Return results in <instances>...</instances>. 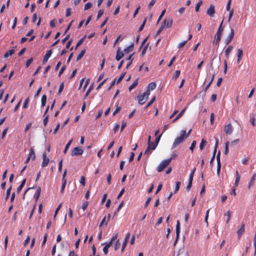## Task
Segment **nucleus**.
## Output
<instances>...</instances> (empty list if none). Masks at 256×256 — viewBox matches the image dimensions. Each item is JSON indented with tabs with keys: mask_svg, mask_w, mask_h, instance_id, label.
I'll return each mask as SVG.
<instances>
[{
	"mask_svg": "<svg viewBox=\"0 0 256 256\" xmlns=\"http://www.w3.org/2000/svg\"><path fill=\"white\" fill-rule=\"evenodd\" d=\"M222 23L223 20L221 22L218 27V28L214 36V40L213 41V44H214L218 46H219L221 38V36L224 30V28L222 27Z\"/></svg>",
	"mask_w": 256,
	"mask_h": 256,
	"instance_id": "f257e3e1",
	"label": "nucleus"
},
{
	"mask_svg": "<svg viewBox=\"0 0 256 256\" xmlns=\"http://www.w3.org/2000/svg\"><path fill=\"white\" fill-rule=\"evenodd\" d=\"M186 136H185V133L184 131L180 132V135L179 136L176 137L173 144L172 148H174L178 146L180 144H182L185 140H186Z\"/></svg>",
	"mask_w": 256,
	"mask_h": 256,
	"instance_id": "f03ea898",
	"label": "nucleus"
},
{
	"mask_svg": "<svg viewBox=\"0 0 256 256\" xmlns=\"http://www.w3.org/2000/svg\"><path fill=\"white\" fill-rule=\"evenodd\" d=\"M170 162V160H165L161 162L157 168L158 172H162Z\"/></svg>",
	"mask_w": 256,
	"mask_h": 256,
	"instance_id": "7ed1b4c3",
	"label": "nucleus"
},
{
	"mask_svg": "<svg viewBox=\"0 0 256 256\" xmlns=\"http://www.w3.org/2000/svg\"><path fill=\"white\" fill-rule=\"evenodd\" d=\"M84 150L80 147H75L71 152L72 156L82 155L83 154Z\"/></svg>",
	"mask_w": 256,
	"mask_h": 256,
	"instance_id": "20e7f679",
	"label": "nucleus"
},
{
	"mask_svg": "<svg viewBox=\"0 0 256 256\" xmlns=\"http://www.w3.org/2000/svg\"><path fill=\"white\" fill-rule=\"evenodd\" d=\"M180 222L178 220L176 221V238L174 242V244L176 245L178 240L180 238Z\"/></svg>",
	"mask_w": 256,
	"mask_h": 256,
	"instance_id": "39448f33",
	"label": "nucleus"
},
{
	"mask_svg": "<svg viewBox=\"0 0 256 256\" xmlns=\"http://www.w3.org/2000/svg\"><path fill=\"white\" fill-rule=\"evenodd\" d=\"M234 30L232 28H231L230 34L224 40V42L226 45L228 44L231 42L234 37Z\"/></svg>",
	"mask_w": 256,
	"mask_h": 256,
	"instance_id": "423d86ee",
	"label": "nucleus"
},
{
	"mask_svg": "<svg viewBox=\"0 0 256 256\" xmlns=\"http://www.w3.org/2000/svg\"><path fill=\"white\" fill-rule=\"evenodd\" d=\"M224 132L226 134L230 135L233 132V127L231 124L226 125L224 128Z\"/></svg>",
	"mask_w": 256,
	"mask_h": 256,
	"instance_id": "0eeeda50",
	"label": "nucleus"
},
{
	"mask_svg": "<svg viewBox=\"0 0 256 256\" xmlns=\"http://www.w3.org/2000/svg\"><path fill=\"white\" fill-rule=\"evenodd\" d=\"M173 20L172 18H166L165 19L162 23V26H164V28H170L172 24Z\"/></svg>",
	"mask_w": 256,
	"mask_h": 256,
	"instance_id": "6e6552de",
	"label": "nucleus"
},
{
	"mask_svg": "<svg viewBox=\"0 0 256 256\" xmlns=\"http://www.w3.org/2000/svg\"><path fill=\"white\" fill-rule=\"evenodd\" d=\"M124 52H122L120 50V48L118 47L117 51H116V60L118 61L120 60L124 56Z\"/></svg>",
	"mask_w": 256,
	"mask_h": 256,
	"instance_id": "1a4fd4ad",
	"label": "nucleus"
},
{
	"mask_svg": "<svg viewBox=\"0 0 256 256\" xmlns=\"http://www.w3.org/2000/svg\"><path fill=\"white\" fill-rule=\"evenodd\" d=\"M130 232H128L124 240V241L122 242V252H123L124 250V248L126 246V244L128 242V241L130 239Z\"/></svg>",
	"mask_w": 256,
	"mask_h": 256,
	"instance_id": "9d476101",
	"label": "nucleus"
},
{
	"mask_svg": "<svg viewBox=\"0 0 256 256\" xmlns=\"http://www.w3.org/2000/svg\"><path fill=\"white\" fill-rule=\"evenodd\" d=\"M215 139H216V144H215L214 150L212 156L211 160L210 162V163L211 165L212 164V162L215 158V155H216V148L218 146V138H215Z\"/></svg>",
	"mask_w": 256,
	"mask_h": 256,
	"instance_id": "9b49d317",
	"label": "nucleus"
},
{
	"mask_svg": "<svg viewBox=\"0 0 256 256\" xmlns=\"http://www.w3.org/2000/svg\"><path fill=\"white\" fill-rule=\"evenodd\" d=\"M52 50H50L46 52V54L44 55L42 63L43 64H45L48 60V58L50 57L52 54Z\"/></svg>",
	"mask_w": 256,
	"mask_h": 256,
	"instance_id": "f8f14e48",
	"label": "nucleus"
},
{
	"mask_svg": "<svg viewBox=\"0 0 256 256\" xmlns=\"http://www.w3.org/2000/svg\"><path fill=\"white\" fill-rule=\"evenodd\" d=\"M214 6L213 4H211L207 10V14L210 16L213 17L214 16Z\"/></svg>",
	"mask_w": 256,
	"mask_h": 256,
	"instance_id": "ddd939ff",
	"label": "nucleus"
},
{
	"mask_svg": "<svg viewBox=\"0 0 256 256\" xmlns=\"http://www.w3.org/2000/svg\"><path fill=\"white\" fill-rule=\"evenodd\" d=\"M244 227H245V224L244 223H242L241 226V227L237 231V234H238V238L239 239L241 238L243 233L244 232V230H245Z\"/></svg>",
	"mask_w": 256,
	"mask_h": 256,
	"instance_id": "4468645a",
	"label": "nucleus"
},
{
	"mask_svg": "<svg viewBox=\"0 0 256 256\" xmlns=\"http://www.w3.org/2000/svg\"><path fill=\"white\" fill-rule=\"evenodd\" d=\"M42 157H43V161L42 164V166L45 167L50 162V159L46 157V153L43 154Z\"/></svg>",
	"mask_w": 256,
	"mask_h": 256,
	"instance_id": "2eb2a0df",
	"label": "nucleus"
},
{
	"mask_svg": "<svg viewBox=\"0 0 256 256\" xmlns=\"http://www.w3.org/2000/svg\"><path fill=\"white\" fill-rule=\"evenodd\" d=\"M137 98L138 99V102L140 105L144 104L147 100H146V97L142 94L138 96Z\"/></svg>",
	"mask_w": 256,
	"mask_h": 256,
	"instance_id": "dca6fc26",
	"label": "nucleus"
},
{
	"mask_svg": "<svg viewBox=\"0 0 256 256\" xmlns=\"http://www.w3.org/2000/svg\"><path fill=\"white\" fill-rule=\"evenodd\" d=\"M243 56V50L241 48L238 49L237 52V62L239 63L240 61L241 60L242 57Z\"/></svg>",
	"mask_w": 256,
	"mask_h": 256,
	"instance_id": "f3484780",
	"label": "nucleus"
},
{
	"mask_svg": "<svg viewBox=\"0 0 256 256\" xmlns=\"http://www.w3.org/2000/svg\"><path fill=\"white\" fill-rule=\"evenodd\" d=\"M233 48H234L233 46H228V48H226V49L225 50L224 52H225V54H226V58L227 59H228L229 58L230 53L232 50Z\"/></svg>",
	"mask_w": 256,
	"mask_h": 256,
	"instance_id": "a211bd4d",
	"label": "nucleus"
},
{
	"mask_svg": "<svg viewBox=\"0 0 256 256\" xmlns=\"http://www.w3.org/2000/svg\"><path fill=\"white\" fill-rule=\"evenodd\" d=\"M118 236V234H116L112 238L110 242H109L108 243L106 244V246H108V248H110V246L112 245V244L113 242L115 241Z\"/></svg>",
	"mask_w": 256,
	"mask_h": 256,
	"instance_id": "6ab92c4d",
	"label": "nucleus"
},
{
	"mask_svg": "<svg viewBox=\"0 0 256 256\" xmlns=\"http://www.w3.org/2000/svg\"><path fill=\"white\" fill-rule=\"evenodd\" d=\"M240 176L238 170L236 172V180L234 182V186H237L238 185V183L240 180Z\"/></svg>",
	"mask_w": 256,
	"mask_h": 256,
	"instance_id": "aec40b11",
	"label": "nucleus"
},
{
	"mask_svg": "<svg viewBox=\"0 0 256 256\" xmlns=\"http://www.w3.org/2000/svg\"><path fill=\"white\" fill-rule=\"evenodd\" d=\"M162 136V134L156 138V139L155 140L154 144H153V147L152 148V150H154L156 148L160 142V138Z\"/></svg>",
	"mask_w": 256,
	"mask_h": 256,
	"instance_id": "412c9836",
	"label": "nucleus"
},
{
	"mask_svg": "<svg viewBox=\"0 0 256 256\" xmlns=\"http://www.w3.org/2000/svg\"><path fill=\"white\" fill-rule=\"evenodd\" d=\"M134 47V44L133 43H132L128 47H127L126 48L124 49V52L126 54L129 53L130 52H132L133 50Z\"/></svg>",
	"mask_w": 256,
	"mask_h": 256,
	"instance_id": "4be33fe9",
	"label": "nucleus"
},
{
	"mask_svg": "<svg viewBox=\"0 0 256 256\" xmlns=\"http://www.w3.org/2000/svg\"><path fill=\"white\" fill-rule=\"evenodd\" d=\"M232 213V212L231 211L228 210V211H227V212L226 213H225L224 214V216L226 218V223L227 224H228V222L230 220Z\"/></svg>",
	"mask_w": 256,
	"mask_h": 256,
	"instance_id": "5701e85b",
	"label": "nucleus"
},
{
	"mask_svg": "<svg viewBox=\"0 0 256 256\" xmlns=\"http://www.w3.org/2000/svg\"><path fill=\"white\" fill-rule=\"evenodd\" d=\"M214 75H215L214 74H212L210 80V81L209 82H208L207 85L206 86V87H205V88L204 89V92H206V90L208 89V88L210 86L212 83V82H213V80H214Z\"/></svg>",
	"mask_w": 256,
	"mask_h": 256,
	"instance_id": "b1692460",
	"label": "nucleus"
},
{
	"mask_svg": "<svg viewBox=\"0 0 256 256\" xmlns=\"http://www.w3.org/2000/svg\"><path fill=\"white\" fill-rule=\"evenodd\" d=\"M133 54H134L130 55L128 56V58H126V60H128V63L126 64V68H129V66L132 64V61H133V59L132 58V56Z\"/></svg>",
	"mask_w": 256,
	"mask_h": 256,
	"instance_id": "393cba45",
	"label": "nucleus"
},
{
	"mask_svg": "<svg viewBox=\"0 0 256 256\" xmlns=\"http://www.w3.org/2000/svg\"><path fill=\"white\" fill-rule=\"evenodd\" d=\"M150 139H151V136H150L148 138V146H147V148H146L144 152V154H150L151 152H150Z\"/></svg>",
	"mask_w": 256,
	"mask_h": 256,
	"instance_id": "a878e982",
	"label": "nucleus"
},
{
	"mask_svg": "<svg viewBox=\"0 0 256 256\" xmlns=\"http://www.w3.org/2000/svg\"><path fill=\"white\" fill-rule=\"evenodd\" d=\"M14 53V50L13 49L7 51L4 54V58H7L10 56H11Z\"/></svg>",
	"mask_w": 256,
	"mask_h": 256,
	"instance_id": "bb28decb",
	"label": "nucleus"
},
{
	"mask_svg": "<svg viewBox=\"0 0 256 256\" xmlns=\"http://www.w3.org/2000/svg\"><path fill=\"white\" fill-rule=\"evenodd\" d=\"M207 143V142L205 140H202L200 145V150H204V146L206 145Z\"/></svg>",
	"mask_w": 256,
	"mask_h": 256,
	"instance_id": "cd10ccee",
	"label": "nucleus"
},
{
	"mask_svg": "<svg viewBox=\"0 0 256 256\" xmlns=\"http://www.w3.org/2000/svg\"><path fill=\"white\" fill-rule=\"evenodd\" d=\"M40 192H41V188L40 187H38L36 190V191L34 194V197L36 200H38V198H39L40 194Z\"/></svg>",
	"mask_w": 256,
	"mask_h": 256,
	"instance_id": "c85d7f7f",
	"label": "nucleus"
},
{
	"mask_svg": "<svg viewBox=\"0 0 256 256\" xmlns=\"http://www.w3.org/2000/svg\"><path fill=\"white\" fill-rule=\"evenodd\" d=\"M256 178V174H254L253 176H252L250 182L249 184L248 188H250V187L252 186H253L254 184L255 180Z\"/></svg>",
	"mask_w": 256,
	"mask_h": 256,
	"instance_id": "c756f323",
	"label": "nucleus"
},
{
	"mask_svg": "<svg viewBox=\"0 0 256 256\" xmlns=\"http://www.w3.org/2000/svg\"><path fill=\"white\" fill-rule=\"evenodd\" d=\"M28 156H30V158H32V160L35 159L36 155L34 151L32 148H30V152L28 155Z\"/></svg>",
	"mask_w": 256,
	"mask_h": 256,
	"instance_id": "7c9ffc66",
	"label": "nucleus"
},
{
	"mask_svg": "<svg viewBox=\"0 0 256 256\" xmlns=\"http://www.w3.org/2000/svg\"><path fill=\"white\" fill-rule=\"evenodd\" d=\"M156 88V84L155 82H150L148 86V89L150 90H154Z\"/></svg>",
	"mask_w": 256,
	"mask_h": 256,
	"instance_id": "2f4dec72",
	"label": "nucleus"
},
{
	"mask_svg": "<svg viewBox=\"0 0 256 256\" xmlns=\"http://www.w3.org/2000/svg\"><path fill=\"white\" fill-rule=\"evenodd\" d=\"M86 53V50H83L81 51V52L79 54L78 56L76 58V61H78L80 60L84 56V54Z\"/></svg>",
	"mask_w": 256,
	"mask_h": 256,
	"instance_id": "473e14b6",
	"label": "nucleus"
},
{
	"mask_svg": "<svg viewBox=\"0 0 256 256\" xmlns=\"http://www.w3.org/2000/svg\"><path fill=\"white\" fill-rule=\"evenodd\" d=\"M138 84V79L136 80L129 87L128 90L130 92L132 89H134Z\"/></svg>",
	"mask_w": 256,
	"mask_h": 256,
	"instance_id": "72a5a7b5",
	"label": "nucleus"
},
{
	"mask_svg": "<svg viewBox=\"0 0 256 256\" xmlns=\"http://www.w3.org/2000/svg\"><path fill=\"white\" fill-rule=\"evenodd\" d=\"M180 74V70H176L174 72V74L172 76V79L176 80L179 77Z\"/></svg>",
	"mask_w": 256,
	"mask_h": 256,
	"instance_id": "f704fd0d",
	"label": "nucleus"
},
{
	"mask_svg": "<svg viewBox=\"0 0 256 256\" xmlns=\"http://www.w3.org/2000/svg\"><path fill=\"white\" fill-rule=\"evenodd\" d=\"M72 142V139H71L66 144L65 148L64 150V153L66 154L68 150V149L70 145L71 144Z\"/></svg>",
	"mask_w": 256,
	"mask_h": 256,
	"instance_id": "c9c22d12",
	"label": "nucleus"
},
{
	"mask_svg": "<svg viewBox=\"0 0 256 256\" xmlns=\"http://www.w3.org/2000/svg\"><path fill=\"white\" fill-rule=\"evenodd\" d=\"M47 97L44 94L42 98V106H44L46 105Z\"/></svg>",
	"mask_w": 256,
	"mask_h": 256,
	"instance_id": "e433bc0d",
	"label": "nucleus"
},
{
	"mask_svg": "<svg viewBox=\"0 0 256 256\" xmlns=\"http://www.w3.org/2000/svg\"><path fill=\"white\" fill-rule=\"evenodd\" d=\"M116 240V242L114 244V250H117L120 247V242L118 238Z\"/></svg>",
	"mask_w": 256,
	"mask_h": 256,
	"instance_id": "4c0bfd02",
	"label": "nucleus"
},
{
	"mask_svg": "<svg viewBox=\"0 0 256 256\" xmlns=\"http://www.w3.org/2000/svg\"><path fill=\"white\" fill-rule=\"evenodd\" d=\"M202 4V0H200L196 4L195 10L196 12H198L200 10V8Z\"/></svg>",
	"mask_w": 256,
	"mask_h": 256,
	"instance_id": "58836bf2",
	"label": "nucleus"
},
{
	"mask_svg": "<svg viewBox=\"0 0 256 256\" xmlns=\"http://www.w3.org/2000/svg\"><path fill=\"white\" fill-rule=\"evenodd\" d=\"M12 188V186H10L7 189L6 194V198H5V200H7L8 199L10 195V192H11Z\"/></svg>",
	"mask_w": 256,
	"mask_h": 256,
	"instance_id": "ea45409f",
	"label": "nucleus"
},
{
	"mask_svg": "<svg viewBox=\"0 0 256 256\" xmlns=\"http://www.w3.org/2000/svg\"><path fill=\"white\" fill-rule=\"evenodd\" d=\"M180 182H176V186H175V190H174V193L176 194V193L179 189H180Z\"/></svg>",
	"mask_w": 256,
	"mask_h": 256,
	"instance_id": "a19ab883",
	"label": "nucleus"
},
{
	"mask_svg": "<svg viewBox=\"0 0 256 256\" xmlns=\"http://www.w3.org/2000/svg\"><path fill=\"white\" fill-rule=\"evenodd\" d=\"M156 97H153L151 100L148 102V104L146 106L144 109L148 108L150 106H151L152 103L155 101Z\"/></svg>",
	"mask_w": 256,
	"mask_h": 256,
	"instance_id": "79ce46f5",
	"label": "nucleus"
},
{
	"mask_svg": "<svg viewBox=\"0 0 256 256\" xmlns=\"http://www.w3.org/2000/svg\"><path fill=\"white\" fill-rule=\"evenodd\" d=\"M86 37V36H85L84 38H82L80 40H78V43L76 44V49L80 45H81L82 42H84V39Z\"/></svg>",
	"mask_w": 256,
	"mask_h": 256,
	"instance_id": "37998d69",
	"label": "nucleus"
},
{
	"mask_svg": "<svg viewBox=\"0 0 256 256\" xmlns=\"http://www.w3.org/2000/svg\"><path fill=\"white\" fill-rule=\"evenodd\" d=\"M229 142H226L225 143V148H224V154H228V146H229Z\"/></svg>",
	"mask_w": 256,
	"mask_h": 256,
	"instance_id": "c03bdc74",
	"label": "nucleus"
},
{
	"mask_svg": "<svg viewBox=\"0 0 256 256\" xmlns=\"http://www.w3.org/2000/svg\"><path fill=\"white\" fill-rule=\"evenodd\" d=\"M126 74V72H124L121 74V75L119 76L118 78V79L116 81V84H118L122 80V79L124 78V76Z\"/></svg>",
	"mask_w": 256,
	"mask_h": 256,
	"instance_id": "a18cd8bd",
	"label": "nucleus"
},
{
	"mask_svg": "<svg viewBox=\"0 0 256 256\" xmlns=\"http://www.w3.org/2000/svg\"><path fill=\"white\" fill-rule=\"evenodd\" d=\"M220 152L218 151V154H217V156H216L217 164H220Z\"/></svg>",
	"mask_w": 256,
	"mask_h": 256,
	"instance_id": "49530a36",
	"label": "nucleus"
},
{
	"mask_svg": "<svg viewBox=\"0 0 256 256\" xmlns=\"http://www.w3.org/2000/svg\"><path fill=\"white\" fill-rule=\"evenodd\" d=\"M196 168H194L192 170V172L190 173V176H189V180L190 181H192L193 180V177H194V173L196 171Z\"/></svg>",
	"mask_w": 256,
	"mask_h": 256,
	"instance_id": "de8ad7c7",
	"label": "nucleus"
},
{
	"mask_svg": "<svg viewBox=\"0 0 256 256\" xmlns=\"http://www.w3.org/2000/svg\"><path fill=\"white\" fill-rule=\"evenodd\" d=\"M196 144V140H194L192 142V143L190 145V149L192 150V152H193L194 148H195Z\"/></svg>",
	"mask_w": 256,
	"mask_h": 256,
	"instance_id": "09e8293b",
	"label": "nucleus"
},
{
	"mask_svg": "<svg viewBox=\"0 0 256 256\" xmlns=\"http://www.w3.org/2000/svg\"><path fill=\"white\" fill-rule=\"evenodd\" d=\"M29 102V98H26L22 106L23 108H26L28 107V104Z\"/></svg>",
	"mask_w": 256,
	"mask_h": 256,
	"instance_id": "8fccbe9b",
	"label": "nucleus"
},
{
	"mask_svg": "<svg viewBox=\"0 0 256 256\" xmlns=\"http://www.w3.org/2000/svg\"><path fill=\"white\" fill-rule=\"evenodd\" d=\"M150 94V90L148 89H147L146 92L142 94L143 96H144L146 100H148V96Z\"/></svg>",
	"mask_w": 256,
	"mask_h": 256,
	"instance_id": "3c124183",
	"label": "nucleus"
},
{
	"mask_svg": "<svg viewBox=\"0 0 256 256\" xmlns=\"http://www.w3.org/2000/svg\"><path fill=\"white\" fill-rule=\"evenodd\" d=\"M146 18L144 20V21L143 22L142 24L140 26V27L139 28L138 30V32H141L143 28H144V27L146 24Z\"/></svg>",
	"mask_w": 256,
	"mask_h": 256,
	"instance_id": "603ef678",
	"label": "nucleus"
},
{
	"mask_svg": "<svg viewBox=\"0 0 256 256\" xmlns=\"http://www.w3.org/2000/svg\"><path fill=\"white\" fill-rule=\"evenodd\" d=\"M104 14L103 10H100L98 12L96 20H98Z\"/></svg>",
	"mask_w": 256,
	"mask_h": 256,
	"instance_id": "864d4df0",
	"label": "nucleus"
},
{
	"mask_svg": "<svg viewBox=\"0 0 256 256\" xmlns=\"http://www.w3.org/2000/svg\"><path fill=\"white\" fill-rule=\"evenodd\" d=\"M32 62H33V58H32L28 59L26 61V68H28L30 66V65L32 63Z\"/></svg>",
	"mask_w": 256,
	"mask_h": 256,
	"instance_id": "5fc2aeb1",
	"label": "nucleus"
},
{
	"mask_svg": "<svg viewBox=\"0 0 256 256\" xmlns=\"http://www.w3.org/2000/svg\"><path fill=\"white\" fill-rule=\"evenodd\" d=\"M80 183L83 186H84L85 184H86V180H85V178L84 176H82L80 177Z\"/></svg>",
	"mask_w": 256,
	"mask_h": 256,
	"instance_id": "6e6d98bb",
	"label": "nucleus"
},
{
	"mask_svg": "<svg viewBox=\"0 0 256 256\" xmlns=\"http://www.w3.org/2000/svg\"><path fill=\"white\" fill-rule=\"evenodd\" d=\"M188 42V40H184L182 42L178 44V48H182Z\"/></svg>",
	"mask_w": 256,
	"mask_h": 256,
	"instance_id": "4d7b16f0",
	"label": "nucleus"
},
{
	"mask_svg": "<svg viewBox=\"0 0 256 256\" xmlns=\"http://www.w3.org/2000/svg\"><path fill=\"white\" fill-rule=\"evenodd\" d=\"M44 116V126H46L47 124H48V115H46V116Z\"/></svg>",
	"mask_w": 256,
	"mask_h": 256,
	"instance_id": "13d9d810",
	"label": "nucleus"
},
{
	"mask_svg": "<svg viewBox=\"0 0 256 256\" xmlns=\"http://www.w3.org/2000/svg\"><path fill=\"white\" fill-rule=\"evenodd\" d=\"M64 83L62 82L60 86V88H59V90H58V94H60L62 92V91L64 90Z\"/></svg>",
	"mask_w": 256,
	"mask_h": 256,
	"instance_id": "bf43d9fd",
	"label": "nucleus"
},
{
	"mask_svg": "<svg viewBox=\"0 0 256 256\" xmlns=\"http://www.w3.org/2000/svg\"><path fill=\"white\" fill-rule=\"evenodd\" d=\"M178 156V154L176 153V152H173L171 155V157L168 160H170V162L172 160L175 159Z\"/></svg>",
	"mask_w": 256,
	"mask_h": 256,
	"instance_id": "052dcab7",
	"label": "nucleus"
},
{
	"mask_svg": "<svg viewBox=\"0 0 256 256\" xmlns=\"http://www.w3.org/2000/svg\"><path fill=\"white\" fill-rule=\"evenodd\" d=\"M66 173H67V170L66 169L64 172V173H63V174H62V182H66Z\"/></svg>",
	"mask_w": 256,
	"mask_h": 256,
	"instance_id": "680f3d73",
	"label": "nucleus"
},
{
	"mask_svg": "<svg viewBox=\"0 0 256 256\" xmlns=\"http://www.w3.org/2000/svg\"><path fill=\"white\" fill-rule=\"evenodd\" d=\"M120 107L118 106V104H117L116 110L113 112L112 115L115 116L120 110Z\"/></svg>",
	"mask_w": 256,
	"mask_h": 256,
	"instance_id": "e2e57ef3",
	"label": "nucleus"
},
{
	"mask_svg": "<svg viewBox=\"0 0 256 256\" xmlns=\"http://www.w3.org/2000/svg\"><path fill=\"white\" fill-rule=\"evenodd\" d=\"M92 6V4L90 2H87L85 6H84V10H88V9H89Z\"/></svg>",
	"mask_w": 256,
	"mask_h": 256,
	"instance_id": "0e129e2a",
	"label": "nucleus"
},
{
	"mask_svg": "<svg viewBox=\"0 0 256 256\" xmlns=\"http://www.w3.org/2000/svg\"><path fill=\"white\" fill-rule=\"evenodd\" d=\"M88 202L86 201L84 202L82 204V209L84 210L88 207Z\"/></svg>",
	"mask_w": 256,
	"mask_h": 256,
	"instance_id": "69168bd1",
	"label": "nucleus"
},
{
	"mask_svg": "<svg viewBox=\"0 0 256 256\" xmlns=\"http://www.w3.org/2000/svg\"><path fill=\"white\" fill-rule=\"evenodd\" d=\"M192 181L189 180L188 184L186 187V190H187V191L188 192L192 188Z\"/></svg>",
	"mask_w": 256,
	"mask_h": 256,
	"instance_id": "338daca9",
	"label": "nucleus"
},
{
	"mask_svg": "<svg viewBox=\"0 0 256 256\" xmlns=\"http://www.w3.org/2000/svg\"><path fill=\"white\" fill-rule=\"evenodd\" d=\"M254 255L256 254V234L254 235Z\"/></svg>",
	"mask_w": 256,
	"mask_h": 256,
	"instance_id": "774afa93",
	"label": "nucleus"
}]
</instances>
